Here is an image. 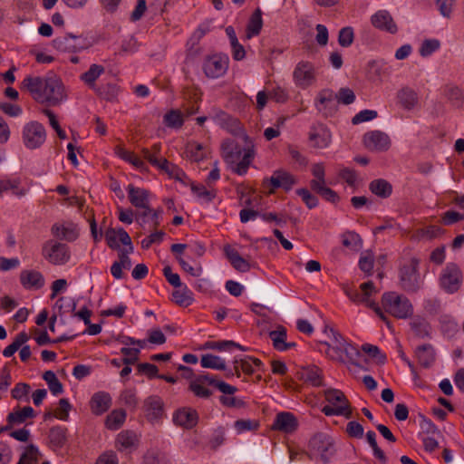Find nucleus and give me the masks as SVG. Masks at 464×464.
<instances>
[{"mask_svg": "<svg viewBox=\"0 0 464 464\" xmlns=\"http://www.w3.org/2000/svg\"><path fill=\"white\" fill-rule=\"evenodd\" d=\"M243 138L246 142L245 148H240L233 140H226L222 143L223 158L229 165H235L232 169L237 175L243 176L247 172L248 167L254 159V145L248 141V136L244 134Z\"/></svg>", "mask_w": 464, "mask_h": 464, "instance_id": "1", "label": "nucleus"}, {"mask_svg": "<svg viewBox=\"0 0 464 464\" xmlns=\"http://www.w3.org/2000/svg\"><path fill=\"white\" fill-rule=\"evenodd\" d=\"M382 304L385 312L398 319H407L413 314L411 301L406 296L395 292L384 293Z\"/></svg>", "mask_w": 464, "mask_h": 464, "instance_id": "2", "label": "nucleus"}, {"mask_svg": "<svg viewBox=\"0 0 464 464\" xmlns=\"http://www.w3.org/2000/svg\"><path fill=\"white\" fill-rule=\"evenodd\" d=\"M324 398L329 403L322 408V412L325 416H344L346 419L352 417L350 402L342 391L338 389L325 390Z\"/></svg>", "mask_w": 464, "mask_h": 464, "instance_id": "3", "label": "nucleus"}, {"mask_svg": "<svg viewBox=\"0 0 464 464\" xmlns=\"http://www.w3.org/2000/svg\"><path fill=\"white\" fill-rule=\"evenodd\" d=\"M419 265L420 260L417 257H411L400 266V285L408 293H417L421 288Z\"/></svg>", "mask_w": 464, "mask_h": 464, "instance_id": "4", "label": "nucleus"}, {"mask_svg": "<svg viewBox=\"0 0 464 464\" xmlns=\"http://www.w3.org/2000/svg\"><path fill=\"white\" fill-rule=\"evenodd\" d=\"M46 140L44 125L36 121L27 122L22 130V141L28 150L39 149Z\"/></svg>", "mask_w": 464, "mask_h": 464, "instance_id": "5", "label": "nucleus"}, {"mask_svg": "<svg viewBox=\"0 0 464 464\" xmlns=\"http://www.w3.org/2000/svg\"><path fill=\"white\" fill-rule=\"evenodd\" d=\"M43 256L52 265L62 266L71 257L70 248L66 244L47 240L42 246Z\"/></svg>", "mask_w": 464, "mask_h": 464, "instance_id": "6", "label": "nucleus"}, {"mask_svg": "<svg viewBox=\"0 0 464 464\" xmlns=\"http://www.w3.org/2000/svg\"><path fill=\"white\" fill-rule=\"evenodd\" d=\"M463 282V275L455 263H448L440 276V285L448 294L458 292Z\"/></svg>", "mask_w": 464, "mask_h": 464, "instance_id": "7", "label": "nucleus"}, {"mask_svg": "<svg viewBox=\"0 0 464 464\" xmlns=\"http://www.w3.org/2000/svg\"><path fill=\"white\" fill-rule=\"evenodd\" d=\"M53 46L59 52L77 53L87 49L90 43L82 34H65L54 38Z\"/></svg>", "mask_w": 464, "mask_h": 464, "instance_id": "8", "label": "nucleus"}, {"mask_svg": "<svg viewBox=\"0 0 464 464\" xmlns=\"http://www.w3.org/2000/svg\"><path fill=\"white\" fill-rule=\"evenodd\" d=\"M361 292L357 290H352L347 293L348 296L353 302L355 303H365L368 306L372 308L374 312L380 316V318L386 323L388 327L390 326V321L387 316L383 314L382 308L375 303L370 302L369 297L373 292H376L374 284L372 281L365 282L360 285Z\"/></svg>", "mask_w": 464, "mask_h": 464, "instance_id": "9", "label": "nucleus"}, {"mask_svg": "<svg viewBox=\"0 0 464 464\" xmlns=\"http://www.w3.org/2000/svg\"><path fill=\"white\" fill-rule=\"evenodd\" d=\"M309 449L320 454L321 460L324 463H328L335 453L333 439L323 432L316 433L310 439Z\"/></svg>", "mask_w": 464, "mask_h": 464, "instance_id": "10", "label": "nucleus"}, {"mask_svg": "<svg viewBox=\"0 0 464 464\" xmlns=\"http://www.w3.org/2000/svg\"><path fill=\"white\" fill-rule=\"evenodd\" d=\"M43 103L48 102L52 105L58 104L64 97L63 85L61 80L52 75L44 78V91H43Z\"/></svg>", "mask_w": 464, "mask_h": 464, "instance_id": "11", "label": "nucleus"}, {"mask_svg": "<svg viewBox=\"0 0 464 464\" xmlns=\"http://www.w3.org/2000/svg\"><path fill=\"white\" fill-rule=\"evenodd\" d=\"M228 68V58L218 54L207 56L203 63V71L208 78L223 76Z\"/></svg>", "mask_w": 464, "mask_h": 464, "instance_id": "12", "label": "nucleus"}, {"mask_svg": "<svg viewBox=\"0 0 464 464\" xmlns=\"http://www.w3.org/2000/svg\"><path fill=\"white\" fill-rule=\"evenodd\" d=\"M363 144L370 150L384 151L390 148L389 136L381 130H372L363 136Z\"/></svg>", "mask_w": 464, "mask_h": 464, "instance_id": "13", "label": "nucleus"}, {"mask_svg": "<svg viewBox=\"0 0 464 464\" xmlns=\"http://www.w3.org/2000/svg\"><path fill=\"white\" fill-rule=\"evenodd\" d=\"M318 102L316 103V108L319 111H322L324 116H332L334 114L339 104L337 102L335 92L330 89L322 90L317 96Z\"/></svg>", "mask_w": 464, "mask_h": 464, "instance_id": "14", "label": "nucleus"}, {"mask_svg": "<svg viewBox=\"0 0 464 464\" xmlns=\"http://www.w3.org/2000/svg\"><path fill=\"white\" fill-rule=\"evenodd\" d=\"M266 183H269L272 187L270 192H274L279 188L290 190L296 183V180L291 173L283 169H276L269 179H264V185Z\"/></svg>", "mask_w": 464, "mask_h": 464, "instance_id": "15", "label": "nucleus"}, {"mask_svg": "<svg viewBox=\"0 0 464 464\" xmlns=\"http://www.w3.org/2000/svg\"><path fill=\"white\" fill-rule=\"evenodd\" d=\"M332 350L336 353L337 359L341 362H343L342 353H345L350 362L356 367L366 370L363 368L361 362L362 353L353 344L348 343L346 342H339V346L333 347Z\"/></svg>", "mask_w": 464, "mask_h": 464, "instance_id": "16", "label": "nucleus"}, {"mask_svg": "<svg viewBox=\"0 0 464 464\" xmlns=\"http://www.w3.org/2000/svg\"><path fill=\"white\" fill-rule=\"evenodd\" d=\"M372 24L381 30L390 34H396L398 27L392 16L387 10H380L371 17Z\"/></svg>", "mask_w": 464, "mask_h": 464, "instance_id": "17", "label": "nucleus"}, {"mask_svg": "<svg viewBox=\"0 0 464 464\" xmlns=\"http://www.w3.org/2000/svg\"><path fill=\"white\" fill-rule=\"evenodd\" d=\"M44 84V78L28 75L21 82V89L27 91L34 101L43 103Z\"/></svg>", "mask_w": 464, "mask_h": 464, "instance_id": "18", "label": "nucleus"}, {"mask_svg": "<svg viewBox=\"0 0 464 464\" xmlns=\"http://www.w3.org/2000/svg\"><path fill=\"white\" fill-rule=\"evenodd\" d=\"M298 427V422L295 415L291 412L283 411L276 414L272 429L285 433L294 432Z\"/></svg>", "mask_w": 464, "mask_h": 464, "instance_id": "19", "label": "nucleus"}, {"mask_svg": "<svg viewBox=\"0 0 464 464\" xmlns=\"http://www.w3.org/2000/svg\"><path fill=\"white\" fill-rule=\"evenodd\" d=\"M294 79L301 87L309 86L314 80L313 65L308 62H300L294 71Z\"/></svg>", "mask_w": 464, "mask_h": 464, "instance_id": "20", "label": "nucleus"}, {"mask_svg": "<svg viewBox=\"0 0 464 464\" xmlns=\"http://www.w3.org/2000/svg\"><path fill=\"white\" fill-rule=\"evenodd\" d=\"M117 237H119V240L121 244L124 246H130L131 245V238L129 236V234L123 229L122 227H120L118 229L110 227L105 232V239L107 242V245L111 249L119 250L121 249L120 247L119 243L117 242Z\"/></svg>", "mask_w": 464, "mask_h": 464, "instance_id": "21", "label": "nucleus"}, {"mask_svg": "<svg viewBox=\"0 0 464 464\" xmlns=\"http://www.w3.org/2000/svg\"><path fill=\"white\" fill-rule=\"evenodd\" d=\"M20 283L25 289H40L44 285V276L36 270H23Z\"/></svg>", "mask_w": 464, "mask_h": 464, "instance_id": "22", "label": "nucleus"}, {"mask_svg": "<svg viewBox=\"0 0 464 464\" xmlns=\"http://www.w3.org/2000/svg\"><path fill=\"white\" fill-rule=\"evenodd\" d=\"M198 418V412L195 410L184 408L176 411L173 421L186 429H192L197 425Z\"/></svg>", "mask_w": 464, "mask_h": 464, "instance_id": "23", "label": "nucleus"}, {"mask_svg": "<svg viewBox=\"0 0 464 464\" xmlns=\"http://www.w3.org/2000/svg\"><path fill=\"white\" fill-rule=\"evenodd\" d=\"M52 235L60 239L72 242L79 237V232L73 224L64 226L63 224L55 223L51 228Z\"/></svg>", "mask_w": 464, "mask_h": 464, "instance_id": "24", "label": "nucleus"}, {"mask_svg": "<svg viewBox=\"0 0 464 464\" xmlns=\"http://www.w3.org/2000/svg\"><path fill=\"white\" fill-rule=\"evenodd\" d=\"M90 404L92 413L102 415L111 407V397L105 392H99L92 395Z\"/></svg>", "mask_w": 464, "mask_h": 464, "instance_id": "25", "label": "nucleus"}, {"mask_svg": "<svg viewBox=\"0 0 464 464\" xmlns=\"http://www.w3.org/2000/svg\"><path fill=\"white\" fill-rule=\"evenodd\" d=\"M224 253L226 257L230 262L231 266L237 271L245 273L250 270V264L247 260L243 258L238 251L229 245L224 246Z\"/></svg>", "mask_w": 464, "mask_h": 464, "instance_id": "26", "label": "nucleus"}, {"mask_svg": "<svg viewBox=\"0 0 464 464\" xmlns=\"http://www.w3.org/2000/svg\"><path fill=\"white\" fill-rule=\"evenodd\" d=\"M194 381L201 384L208 383L212 385L220 391L223 394H234L237 391V387L232 386L223 381H218L215 378V376H212L208 373L199 374L195 377Z\"/></svg>", "mask_w": 464, "mask_h": 464, "instance_id": "27", "label": "nucleus"}, {"mask_svg": "<svg viewBox=\"0 0 464 464\" xmlns=\"http://www.w3.org/2000/svg\"><path fill=\"white\" fill-rule=\"evenodd\" d=\"M396 97L400 106L407 111L412 110L419 101L417 92L409 86H404L400 89Z\"/></svg>", "mask_w": 464, "mask_h": 464, "instance_id": "28", "label": "nucleus"}, {"mask_svg": "<svg viewBox=\"0 0 464 464\" xmlns=\"http://www.w3.org/2000/svg\"><path fill=\"white\" fill-rule=\"evenodd\" d=\"M415 356L423 368H430L436 360V353L430 343L422 344L415 349Z\"/></svg>", "mask_w": 464, "mask_h": 464, "instance_id": "29", "label": "nucleus"}, {"mask_svg": "<svg viewBox=\"0 0 464 464\" xmlns=\"http://www.w3.org/2000/svg\"><path fill=\"white\" fill-rule=\"evenodd\" d=\"M128 190V198L130 202L135 208H147L149 204V191L141 188H136L134 185L130 184L127 188Z\"/></svg>", "mask_w": 464, "mask_h": 464, "instance_id": "30", "label": "nucleus"}, {"mask_svg": "<svg viewBox=\"0 0 464 464\" xmlns=\"http://www.w3.org/2000/svg\"><path fill=\"white\" fill-rule=\"evenodd\" d=\"M146 416L149 420L160 419L163 413V402L158 396H150L144 401Z\"/></svg>", "mask_w": 464, "mask_h": 464, "instance_id": "31", "label": "nucleus"}, {"mask_svg": "<svg viewBox=\"0 0 464 464\" xmlns=\"http://www.w3.org/2000/svg\"><path fill=\"white\" fill-rule=\"evenodd\" d=\"M213 120L221 128L226 129L232 133H236L241 129L239 121L223 111H217Z\"/></svg>", "mask_w": 464, "mask_h": 464, "instance_id": "32", "label": "nucleus"}, {"mask_svg": "<svg viewBox=\"0 0 464 464\" xmlns=\"http://www.w3.org/2000/svg\"><path fill=\"white\" fill-rule=\"evenodd\" d=\"M141 464H171V460L165 451L151 448L144 453Z\"/></svg>", "mask_w": 464, "mask_h": 464, "instance_id": "33", "label": "nucleus"}, {"mask_svg": "<svg viewBox=\"0 0 464 464\" xmlns=\"http://www.w3.org/2000/svg\"><path fill=\"white\" fill-rule=\"evenodd\" d=\"M263 27L262 11L256 8L251 14L246 28V39L257 36Z\"/></svg>", "mask_w": 464, "mask_h": 464, "instance_id": "34", "label": "nucleus"}, {"mask_svg": "<svg viewBox=\"0 0 464 464\" xmlns=\"http://www.w3.org/2000/svg\"><path fill=\"white\" fill-rule=\"evenodd\" d=\"M35 416L34 410L31 406L18 408L7 415L6 420L11 428L16 424L24 423L26 419H32Z\"/></svg>", "mask_w": 464, "mask_h": 464, "instance_id": "35", "label": "nucleus"}, {"mask_svg": "<svg viewBox=\"0 0 464 464\" xmlns=\"http://www.w3.org/2000/svg\"><path fill=\"white\" fill-rule=\"evenodd\" d=\"M369 190L379 198H387L392 193V186L386 179H377L369 183Z\"/></svg>", "mask_w": 464, "mask_h": 464, "instance_id": "36", "label": "nucleus"}, {"mask_svg": "<svg viewBox=\"0 0 464 464\" xmlns=\"http://www.w3.org/2000/svg\"><path fill=\"white\" fill-rule=\"evenodd\" d=\"M301 379L313 386L323 385L322 371L314 365L304 368L301 372Z\"/></svg>", "mask_w": 464, "mask_h": 464, "instance_id": "37", "label": "nucleus"}, {"mask_svg": "<svg viewBox=\"0 0 464 464\" xmlns=\"http://www.w3.org/2000/svg\"><path fill=\"white\" fill-rule=\"evenodd\" d=\"M50 443L55 448H62L67 441V428L54 426L50 429L48 435Z\"/></svg>", "mask_w": 464, "mask_h": 464, "instance_id": "38", "label": "nucleus"}, {"mask_svg": "<svg viewBox=\"0 0 464 464\" xmlns=\"http://www.w3.org/2000/svg\"><path fill=\"white\" fill-rule=\"evenodd\" d=\"M116 154L125 161H128L135 166L140 171L148 170V167L146 166L145 162L138 158L133 152L129 151L121 146H118L116 147Z\"/></svg>", "mask_w": 464, "mask_h": 464, "instance_id": "39", "label": "nucleus"}, {"mask_svg": "<svg viewBox=\"0 0 464 464\" xmlns=\"http://www.w3.org/2000/svg\"><path fill=\"white\" fill-rule=\"evenodd\" d=\"M184 154L188 160L194 162H198L206 157L204 147L197 142H188L186 145Z\"/></svg>", "mask_w": 464, "mask_h": 464, "instance_id": "40", "label": "nucleus"}, {"mask_svg": "<svg viewBox=\"0 0 464 464\" xmlns=\"http://www.w3.org/2000/svg\"><path fill=\"white\" fill-rule=\"evenodd\" d=\"M200 364L203 368H209L219 371H226L227 369L225 360L218 355L211 353L203 354L200 359Z\"/></svg>", "mask_w": 464, "mask_h": 464, "instance_id": "41", "label": "nucleus"}, {"mask_svg": "<svg viewBox=\"0 0 464 464\" xmlns=\"http://www.w3.org/2000/svg\"><path fill=\"white\" fill-rule=\"evenodd\" d=\"M105 72L102 65L92 64L87 72L81 75V80L83 81L89 87L96 88V80Z\"/></svg>", "mask_w": 464, "mask_h": 464, "instance_id": "42", "label": "nucleus"}, {"mask_svg": "<svg viewBox=\"0 0 464 464\" xmlns=\"http://www.w3.org/2000/svg\"><path fill=\"white\" fill-rule=\"evenodd\" d=\"M173 300L180 306L187 307L190 305L193 301V294L187 285H182L179 289L173 291Z\"/></svg>", "mask_w": 464, "mask_h": 464, "instance_id": "43", "label": "nucleus"}, {"mask_svg": "<svg viewBox=\"0 0 464 464\" xmlns=\"http://www.w3.org/2000/svg\"><path fill=\"white\" fill-rule=\"evenodd\" d=\"M116 441L124 450L137 449L139 445V439L136 433L130 430H123L119 433Z\"/></svg>", "mask_w": 464, "mask_h": 464, "instance_id": "44", "label": "nucleus"}, {"mask_svg": "<svg viewBox=\"0 0 464 464\" xmlns=\"http://www.w3.org/2000/svg\"><path fill=\"white\" fill-rule=\"evenodd\" d=\"M126 419V411L122 409L112 411L106 418L105 425L110 430H118Z\"/></svg>", "mask_w": 464, "mask_h": 464, "instance_id": "45", "label": "nucleus"}, {"mask_svg": "<svg viewBox=\"0 0 464 464\" xmlns=\"http://www.w3.org/2000/svg\"><path fill=\"white\" fill-rule=\"evenodd\" d=\"M94 90L102 99L111 102L116 101L119 92L118 86L113 83L102 84Z\"/></svg>", "mask_w": 464, "mask_h": 464, "instance_id": "46", "label": "nucleus"}, {"mask_svg": "<svg viewBox=\"0 0 464 464\" xmlns=\"http://www.w3.org/2000/svg\"><path fill=\"white\" fill-rule=\"evenodd\" d=\"M309 139L314 147L324 149L329 145L331 141V134L328 130L321 129L318 131L311 132Z\"/></svg>", "mask_w": 464, "mask_h": 464, "instance_id": "47", "label": "nucleus"}, {"mask_svg": "<svg viewBox=\"0 0 464 464\" xmlns=\"http://www.w3.org/2000/svg\"><path fill=\"white\" fill-rule=\"evenodd\" d=\"M311 189L331 203L335 204L340 200L339 195L332 188L326 187V184L318 186L316 183H314Z\"/></svg>", "mask_w": 464, "mask_h": 464, "instance_id": "48", "label": "nucleus"}, {"mask_svg": "<svg viewBox=\"0 0 464 464\" xmlns=\"http://www.w3.org/2000/svg\"><path fill=\"white\" fill-rule=\"evenodd\" d=\"M43 379L47 382L49 390L53 395H59L63 392V386L53 371H46L43 374Z\"/></svg>", "mask_w": 464, "mask_h": 464, "instance_id": "49", "label": "nucleus"}, {"mask_svg": "<svg viewBox=\"0 0 464 464\" xmlns=\"http://www.w3.org/2000/svg\"><path fill=\"white\" fill-rule=\"evenodd\" d=\"M160 170H163L169 175V178H179L184 176V171L177 165L169 162L167 159H160L159 165L156 166Z\"/></svg>", "mask_w": 464, "mask_h": 464, "instance_id": "50", "label": "nucleus"}, {"mask_svg": "<svg viewBox=\"0 0 464 464\" xmlns=\"http://www.w3.org/2000/svg\"><path fill=\"white\" fill-rule=\"evenodd\" d=\"M366 440L371 448L372 449L374 457L378 459L382 464H386L388 460L387 457L384 454L383 450L378 446L376 441V434L373 430L367 431Z\"/></svg>", "mask_w": 464, "mask_h": 464, "instance_id": "51", "label": "nucleus"}, {"mask_svg": "<svg viewBox=\"0 0 464 464\" xmlns=\"http://www.w3.org/2000/svg\"><path fill=\"white\" fill-rule=\"evenodd\" d=\"M39 454L37 447L34 444H30L20 456L17 464H37Z\"/></svg>", "mask_w": 464, "mask_h": 464, "instance_id": "52", "label": "nucleus"}, {"mask_svg": "<svg viewBox=\"0 0 464 464\" xmlns=\"http://www.w3.org/2000/svg\"><path fill=\"white\" fill-rule=\"evenodd\" d=\"M343 245L345 247H348L352 250L357 251L362 247V240L361 237L353 231H348L344 233L343 236Z\"/></svg>", "mask_w": 464, "mask_h": 464, "instance_id": "53", "label": "nucleus"}, {"mask_svg": "<svg viewBox=\"0 0 464 464\" xmlns=\"http://www.w3.org/2000/svg\"><path fill=\"white\" fill-rule=\"evenodd\" d=\"M411 327L414 334L420 338L427 337L430 334V324L422 318L418 317L411 321Z\"/></svg>", "mask_w": 464, "mask_h": 464, "instance_id": "54", "label": "nucleus"}, {"mask_svg": "<svg viewBox=\"0 0 464 464\" xmlns=\"http://www.w3.org/2000/svg\"><path fill=\"white\" fill-rule=\"evenodd\" d=\"M181 113L177 110H171L164 115V123L169 128L179 129L183 125Z\"/></svg>", "mask_w": 464, "mask_h": 464, "instance_id": "55", "label": "nucleus"}, {"mask_svg": "<svg viewBox=\"0 0 464 464\" xmlns=\"http://www.w3.org/2000/svg\"><path fill=\"white\" fill-rule=\"evenodd\" d=\"M440 46V43L437 39L424 40L420 47L419 53L420 56L427 57L437 51Z\"/></svg>", "mask_w": 464, "mask_h": 464, "instance_id": "56", "label": "nucleus"}, {"mask_svg": "<svg viewBox=\"0 0 464 464\" xmlns=\"http://www.w3.org/2000/svg\"><path fill=\"white\" fill-rule=\"evenodd\" d=\"M269 337L273 342L275 349L282 352V347L285 345L286 339L285 329L284 327H281L278 330L271 331L269 333Z\"/></svg>", "mask_w": 464, "mask_h": 464, "instance_id": "57", "label": "nucleus"}, {"mask_svg": "<svg viewBox=\"0 0 464 464\" xmlns=\"http://www.w3.org/2000/svg\"><path fill=\"white\" fill-rule=\"evenodd\" d=\"M335 97L338 103L349 105L355 101V94L353 91L348 87L341 88L338 92L335 93Z\"/></svg>", "mask_w": 464, "mask_h": 464, "instance_id": "58", "label": "nucleus"}, {"mask_svg": "<svg viewBox=\"0 0 464 464\" xmlns=\"http://www.w3.org/2000/svg\"><path fill=\"white\" fill-rule=\"evenodd\" d=\"M312 173L314 177L310 181V188H313V184L316 183L318 186L326 184L325 181V171L323 163H316L312 167Z\"/></svg>", "mask_w": 464, "mask_h": 464, "instance_id": "59", "label": "nucleus"}, {"mask_svg": "<svg viewBox=\"0 0 464 464\" xmlns=\"http://www.w3.org/2000/svg\"><path fill=\"white\" fill-rule=\"evenodd\" d=\"M362 350L369 354L372 358H376L378 360V363L384 364L386 362V355L381 352L378 346L365 343L362 344Z\"/></svg>", "mask_w": 464, "mask_h": 464, "instance_id": "60", "label": "nucleus"}, {"mask_svg": "<svg viewBox=\"0 0 464 464\" xmlns=\"http://www.w3.org/2000/svg\"><path fill=\"white\" fill-rule=\"evenodd\" d=\"M31 387L25 382H18L11 391V395L14 400L21 401L25 398L26 401H29L27 397Z\"/></svg>", "mask_w": 464, "mask_h": 464, "instance_id": "61", "label": "nucleus"}, {"mask_svg": "<svg viewBox=\"0 0 464 464\" xmlns=\"http://www.w3.org/2000/svg\"><path fill=\"white\" fill-rule=\"evenodd\" d=\"M354 34L352 27H343L339 31L338 44L343 47H349L353 42Z\"/></svg>", "mask_w": 464, "mask_h": 464, "instance_id": "62", "label": "nucleus"}, {"mask_svg": "<svg viewBox=\"0 0 464 464\" xmlns=\"http://www.w3.org/2000/svg\"><path fill=\"white\" fill-rule=\"evenodd\" d=\"M446 97L452 102L454 106H460L462 103V92L456 86H447L445 88Z\"/></svg>", "mask_w": 464, "mask_h": 464, "instance_id": "63", "label": "nucleus"}, {"mask_svg": "<svg viewBox=\"0 0 464 464\" xmlns=\"http://www.w3.org/2000/svg\"><path fill=\"white\" fill-rule=\"evenodd\" d=\"M121 401L130 409H135L138 404V399L135 390H124L120 395Z\"/></svg>", "mask_w": 464, "mask_h": 464, "instance_id": "64", "label": "nucleus"}]
</instances>
